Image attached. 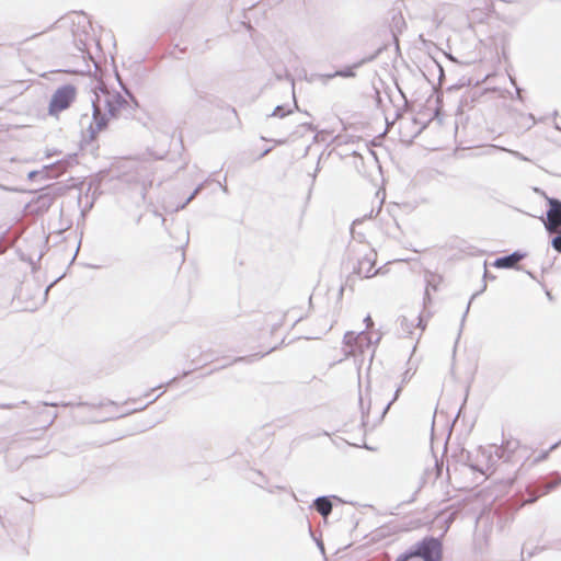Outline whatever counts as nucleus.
Segmentation results:
<instances>
[{
    "label": "nucleus",
    "instance_id": "3",
    "mask_svg": "<svg viewBox=\"0 0 561 561\" xmlns=\"http://www.w3.org/2000/svg\"><path fill=\"white\" fill-rule=\"evenodd\" d=\"M76 99V89L72 85H64L58 88L53 94L49 105L48 113L51 116L58 117V115L67 110Z\"/></svg>",
    "mask_w": 561,
    "mask_h": 561
},
{
    "label": "nucleus",
    "instance_id": "2",
    "mask_svg": "<svg viewBox=\"0 0 561 561\" xmlns=\"http://www.w3.org/2000/svg\"><path fill=\"white\" fill-rule=\"evenodd\" d=\"M443 546L434 537H425L410 550L401 553L396 561H442Z\"/></svg>",
    "mask_w": 561,
    "mask_h": 561
},
{
    "label": "nucleus",
    "instance_id": "16",
    "mask_svg": "<svg viewBox=\"0 0 561 561\" xmlns=\"http://www.w3.org/2000/svg\"><path fill=\"white\" fill-rule=\"evenodd\" d=\"M301 318H302V316H298V317H296L295 319H293V323H296V322L300 321V320H301Z\"/></svg>",
    "mask_w": 561,
    "mask_h": 561
},
{
    "label": "nucleus",
    "instance_id": "11",
    "mask_svg": "<svg viewBox=\"0 0 561 561\" xmlns=\"http://www.w3.org/2000/svg\"><path fill=\"white\" fill-rule=\"evenodd\" d=\"M170 256H172L175 265L180 266L185 261V252L183 248H176L174 252L170 253Z\"/></svg>",
    "mask_w": 561,
    "mask_h": 561
},
{
    "label": "nucleus",
    "instance_id": "15",
    "mask_svg": "<svg viewBox=\"0 0 561 561\" xmlns=\"http://www.w3.org/2000/svg\"><path fill=\"white\" fill-rule=\"evenodd\" d=\"M546 456H547L546 454H542V455H539V456H535L533 459L528 458V460H530L531 463H535V462H538V461L545 459Z\"/></svg>",
    "mask_w": 561,
    "mask_h": 561
},
{
    "label": "nucleus",
    "instance_id": "14",
    "mask_svg": "<svg viewBox=\"0 0 561 561\" xmlns=\"http://www.w3.org/2000/svg\"><path fill=\"white\" fill-rule=\"evenodd\" d=\"M507 447L511 448L513 453L516 451V449L519 447L517 442H507Z\"/></svg>",
    "mask_w": 561,
    "mask_h": 561
},
{
    "label": "nucleus",
    "instance_id": "4",
    "mask_svg": "<svg viewBox=\"0 0 561 561\" xmlns=\"http://www.w3.org/2000/svg\"><path fill=\"white\" fill-rule=\"evenodd\" d=\"M426 327V320L421 313L402 316L399 319V330L403 337H420Z\"/></svg>",
    "mask_w": 561,
    "mask_h": 561
},
{
    "label": "nucleus",
    "instance_id": "13",
    "mask_svg": "<svg viewBox=\"0 0 561 561\" xmlns=\"http://www.w3.org/2000/svg\"><path fill=\"white\" fill-rule=\"evenodd\" d=\"M354 68L355 67H347V68H345L343 70H339V71H336L335 76H340V77H343V78L354 77L355 76Z\"/></svg>",
    "mask_w": 561,
    "mask_h": 561
},
{
    "label": "nucleus",
    "instance_id": "8",
    "mask_svg": "<svg viewBox=\"0 0 561 561\" xmlns=\"http://www.w3.org/2000/svg\"><path fill=\"white\" fill-rule=\"evenodd\" d=\"M316 510L324 517L332 511V503L327 497H319L314 501Z\"/></svg>",
    "mask_w": 561,
    "mask_h": 561
},
{
    "label": "nucleus",
    "instance_id": "5",
    "mask_svg": "<svg viewBox=\"0 0 561 561\" xmlns=\"http://www.w3.org/2000/svg\"><path fill=\"white\" fill-rule=\"evenodd\" d=\"M377 253L373 249H367L362 257L357 259L354 266V273L360 278H369L376 274Z\"/></svg>",
    "mask_w": 561,
    "mask_h": 561
},
{
    "label": "nucleus",
    "instance_id": "9",
    "mask_svg": "<svg viewBox=\"0 0 561 561\" xmlns=\"http://www.w3.org/2000/svg\"><path fill=\"white\" fill-rule=\"evenodd\" d=\"M106 127V121L103 116H100V112L96 110L94 114V124L91 126L93 138L95 134L101 133Z\"/></svg>",
    "mask_w": 561,
    "mask_h": 561
},
{
    "label": "nucleus",
    "instance_id": "7",
    "mask_svg": "<svg viewBox=\"0 0 561 561\" xmlns=\"http://www.w3.org/2000/svg\"><path fill=\"white\" fill-rule=\"evenodd\" d=\"M525 257V254L514 252L508 256L499 257L493 262L497 268H518V263Z\"/></svg>",
    "mask_w": 561,
    "mask_h": 561
},
{
    "label": "nucleus",
    "instance_id": "1",
    "mask_svg": "<svg viewBox=\"0 0 561 561\" xmlns=\"http://www.w3.org/2000/svg\"><path fill=\"white\" fill-rule=\"evenodd\" d=\"M286 314L282 311H273L265 316L263 327L256 336V356L263 357L284 343V325Z\"/></svg>",
    "mask_w": 561,
    "mask_h": 561
},
{
    "label": "nucleus",
    "instance_id": "6",
    "mask_svg": "<svg viewBox=\"0 0 561 561\" xmlns=\"http://www.w3.org/2000/svg\"><path fill=\"white\" fill-rule=\"evenodd\" d=\"M547 199L549 209L545 220V228L548 232H559L561 230V202L554 198Z\"/></svg>",
    "mask_w": 561,
    "mask_h": 561
},
{
    "label": "nucleus",
    "instance_id": "12",
    "mask_svg": "<svg viewBox=\"0 0 561 561\" xmlns=\"http://www.w3.org/2000/svg\"><path fill=\"white\" fill-rule=\"evenodd\" d=\"M550 234H556V237L552 238L551 244L553 249L561 253V230L559 232H549Z\"/></svg>",
    "mask_w": 561,
    "mask_h": 561
},
{
    "label": "nucleus",
    "instance_id": "10",
    "mask_svg": "<svg viewBox=\"0 0 561 561\" xmlns=\"http://www.w3.org/2000/svg\"><path fill=\"white\" fill-rule=\"evenodd\" d=\"M551 488H552L551 484H547V485L543 486V490L540 491V492H530V497L525 500L523 505L529 504V503H534L535 501H537L542 495L548 494V492L550 491Z\"/></svg>",
    "mask_w": 561,
    "mask_h": 561
}]
</instances>
